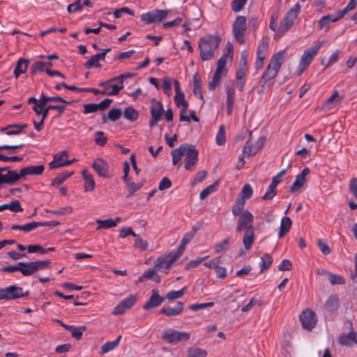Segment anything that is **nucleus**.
<instances>
[{"instance_id": "1", "label": "nucleus", "mask_w": 357, "mask_h": 357, "mask_svg": "<svg viewBox=\"0 0 357 357\" xmlns=\"http://www.w3.org/2000/svg\"><path fill=\"white\" fill-rule=\"evenodd\" d=\"M220 42L221 38L218 35L209 34L201 38L198 43L201 59L204 61L211 60Z\"/></svg>"}, {"instance_id": "2", "label": "nucleus", "mask_w": 357, "mask_h": 357, "mask_svg": "<svg viewBox=\"0 0 357 357\" xmlns=\"http://www.w3.org/2000/svg\"><path fill=\"white\" fill-rule=\"evenodd\" d=\"M324 43V40L319 41L312 47H310L304 50L298 66L297 71L298 75H301L303 71L309 66L315 56L318 54Z\"/></svg>"}, {"instance_id": "3", "label": "nucleus", "mask_w": 357, "mask_h": 357, "mask_svg": "<svg viewBox=\"0 0 357 357\" xmlns=\"http://www.w3.org/2000/svg\"><path fill=\"white\" fill-rule=\"evenodd\" d=\"M301 10V6L298 3H296L294 6L287 11L285 16L280 21L278 32L283 34L291 28L294 24V21L298 17Z\"/></svg>"}, {"instance_id": "4", "label": "nucleus", "mask_w": 357, "mask_h": 357, "mask_svg": "<svg viewBox=\"0 0 357 357\" xmlns=\"http://www.w3.org/2000/svg\"><path fill=\"white\" fill-rule=\"evenodd\" d=\"M190 334L187 332L178 331L174 329L165 331L162 335V339L168 344H176L180 342L188 341Z\"/></svg>"}, {"instance_id": "5", "label": "nucleus", "mask_w": 357, "mask_h": 357, "mask_svg": "<svg viewBox=\"0 0 357 357\" xmlns=\"http://www.w3.org/2000/svg\"><path fill=\"white\" fill-rule=\"evenodd\" d=\"M246 17L238 15L232 24L233 35L236 41L241 44L245 43L244 35L246 31Z\"/></svg>"}, {"instance_id": "6", "label": "nucleus", "mask_w": 357, "mask_h": 357, "mask_svg": "<svg viewBox=\"0 0 357 357\" xmlns=\"http://www.w3.org/2000/svg\"><path fill=\"white\" fill-rule=\"evenodd\" d=\"M168 14V10L155 9L142 14L140 19L143 22L149 24L162 22L167 17Z\"/></svg>"}, {"instance_id": "7", "label": "nucleus", "mask_w": 357, "mask_h": 357, "mask_svg": "<svg viewBox=\"0 0 357 357\" xmlns=\"http://www.w3.org/2000/svg\"><path fill=\"white\" fill-rule=\"evenodd\" d=\"M303 329L310 331L316 326L317 319L316 314L310 309H306L299 316Z\"/></svg>"}, {"instance_id": "8", "label": "nucleus", "mask_w": 357, "mask_h": 357, "mask_svg": "<svg viewBox=\"0 0 357 357\" xmlns=\"http://www.w3.org/2000/svg\"><path fill=\"white\" fill-rule=\"evenodd\" d=\"M253 222V215L248 210H244L241 215H239L236 231L241 232L243 230L247 231L254 229Z\"/></svg>"}, {"instance_id": "9", "label": "nucleus", "mask_w": 357, "mask_h": 357, "mask_svg": "<svg viewBox=\"0 0 357 357\" xmlns=\"http://www.w3.org/2000/svg\"><path fill=\"white\" fill-rule=\"evenodd\" d=\"M33 110L37 115H42V119H46L50 110H56L58 112L57 116H60L66 110V106L61 105H49L47 106H41L40 102L38 105L32 107Z\"/></svg>"}, {"instance_id": "10", "label": "nucleus", "mask_w": 357, "mask_h": 357, "mask_svg": "<svg viewBox=\"0 0 357 357\" xmlns=\"http://www.w3.org/2000/svg\"><path fill=\"white\" fill-rule=\"evenodd\" d=\"M181 255L176 251H172L164 257H158L155 263V266L159 270H168L171 265L174 263Z\"/></svg>"}, {"instance_id": "11", "label": "nucleus", "mask_w": 357, "mask_h": 357, "mask_svg": "<svg viewBox=\"0 0 357 357\" xmlns=\"http://www.w3.org/2000/svg\"><path fill=\"white\" fill-rule=\"evenodd\" d=\"M185 155V168L186 170L192 171L194 169V166L198 161V151L194 148L193 146L188 144V149L184 153Z\"/></svg>"}, {"instance_id": "12", "label": "nucleus", "mask_w": 357, "mask_h": 357, "mask_svg": "<svg viewBox=\"0 0 357 357\" xmlns=\"http://www.w3.org/2000/svg\"><path fill=\"white\" fill-rule=\"evenodd\" d=\"M45 170V166L43 165H30L21 169L20 174H17L15 171L14 173L17 175V178L15 179V183L20 179V178L25 177L29 175L38 176L43 173Z\"/></svg>"}, {"instance_id": "13", "label": "nucleus", "mask_w": 357, "mask_h": 357, "mask_svg": "<svg viewBox=\"0 0 357 357\" xmlns=\"http://www.w3.org/2000/svg\"><path fill=\"white\" fill-rule=\"evenodd\" d=\"M137 302V297L130 295L129 297L121 301L113 310V314L116 315L122 314L126 310L131 308Z\"/></svg>"}, {"instance_id": "14", "label": "nucleus", "mask_w": 357, "mask_h": 357, "mask_svg": "<svg viewBox=\"0 0 357 357\" xmlns=\"http://www.w3.org/2000/svg\"><path fill=\"white\" fill-rule=\"evenodd\" d=\"M68 155V152L66 151H61L60 153H56L54 156L53 161L49 163V166L50 169H55L58 167H65L71 165L75 159L69 160H64V157Z\"/></svg>"}, {"instance_id": "15", "label": "nucleus", "mask_w": 357, "mask_h": 357, "mask_svg": "<svg viewBox=\"0 0 357 357\" xmlns=\"http://www.w3.org/2000/svg\"><path fill=\"white\" fill-rule=\"evenodd\" d=\"M17 175L9 167H0V188L3 184L13 185Z\"/></svg>"}, {"instance_id": "16", "label": "nucleus", "mask_w": 357, "mask_h": 357, "mask_svg": "<svg viewBox=\"0 0 357 357\" xmlns=\"http://www.w3.org/2000/svg\"><path fill=\"white\" fill-rule=\"evenodd\" d=\"M93 169L101 177L109 178V165L102 158H98L92 164Z\"/></svg>"}, {"instance_id": "17", "label": "nucleus", "mask_w": 357, "mask_h": 357, "mask_svg": "<svg viewBox=\"0 0 357 357\" xmlns=\"http://www.w3.org/2000/svg\"><path fill=\"white\" fill-rule=\"evenodd\" d=\"M310 170L308 167H305L302 172L296 177V180L290 188L291 192L299 191L305 182V177L310 174Z\"/></svg>"}, {"instance_id": "18", "label": "nucleus", "mask_w": 357, "mask_h": 357, "mask_svg": "<svg viewBox=\"0 0 357 357\" xmlns=\"http://www.w3.org/2000/svg\"><path fill=\"white\" fill-rule=\"evenodd\" d=\"M164 301L165 298L160 296L158 294V290L153 289L151 296H150L149 301L144 305L143 308L147 310L153 307H156L160 305Z\"/></svg>"}, {"instance_id": "19", "label": "nucleus", "mask_w": 357, "mask_h": 357, "mask_svg": "<svg viewBox=\"0 0 357 357\" xmlns=\"http://www.w3.org/2000/svg\"><path fill=\"white\" fill-rule=\"evenodd\" d=\"M184 304L182 302H178L174 307L171 306H164L160 313L167 317H174L182 313Z\"/></svg>"}, {"instance_id": "20", "label": "nucleus", "mask_w": 357, "mask_h": 357, "mask_svg": "<svg viewBox=\"0 0 357 357\" xmlns=\"http://www.w3.org/2000/svg\"><path fill=\"white\" fill-rule=\"evenodd\" d=\"M287 55V52L285 50H280V51L275 53L272 56L271 61L268 65H270L271 67H273L279 70L281 66L282 65Z\"/></svg>"}, {"instance_id": "21", "label": "nucleus", "mask_w": 357, "mask_h": 357, "mask_svg": "<svg viewBox=\"0 0 357 357\" xmlns=\"http://www.w3.org/2000/svg\"><path fill=\"white\" fill-rule=\"evenodd\" d=\"M151 116L155 120H161L164 113L162 104L160 101L153 100L150 108Z\"/></svg>"}, {"instance_id": "22", "label": "nucleus", "mask_w": 357, "mask_h": 357, "mask_svg": "<svg viewBox=\"0 0 357 357\" xmlns=\"http://www.w3.org/2000/svg\"><path fill=\"white\" fill-rule=\"evenodd\" d=\"M82 175L84 180V190L93 191L96 186L93 175L87 169L82 170Z\"/></svg>"}, {"instance_id": "23", "label": "nucleus", "mask_w": 357, "mask_h": 357, "mask_svg": "<svg viewBox=\"0 0 357 357\" xmlns=\"http://www.w3.org/2000/svg\"><path fill=\"white\" fill-rule=\"evenodd\" d=\"M340 307L339 298L336 294L331 295L326 300L324 304L326 310L333 312L336 311Z\"/></svg>"}, {"instance_id": "24", "label": "nucleus", "mask_w": 357, "mask_h": 357, "mask_svg": "<svg viewBox=\"0 0 357 357\" xmlns=\"http://www.w3.org/2000/svg\"><path fill=\"white\" fill-rule=\"evenodd\" d=\"M339 342L347 347H351L356 343V333L351 330L348 334H342L339 337Z\"/></svg>"}, {"instance_id": "25", "label": "nucleus", "mask_w": 357, "mask_h": 357, "mask_svg": "<svg viewBox=\"0 0 357 357\" xmlns=\"http://www.w3.org/2000/svg\"><path fill=\"white\" fill-rule=\"evenodd\" d=\"M278 71L279 70L276 68L271 67L270 65H268L262 75L261 86H264L270 80L274 79L277 76Z\"/></svg>"}, {"instance_id": "26", "label": "nucleus", "mask_w": 357, "mask_h": 357, "mask_svg": "<svg viewBox=\"0 0 357 357\" xmlns=\"http://www.w3.org/2000/svg\"><path fill=\"white\" fill-rule=\"evenodd\" d=\"M15 285H11L4 289H0V301L18 298V296L15 294Z\"/></svg>"}, {"instance_id": "27", "label": "nucleus", "mask_w": 357, "mask_h": 357, "mask_svg": "<svg viewBox=\"0 0 357 357\" xmlns=\"http://www.w3.org/2000/svg\"><path fill=\"white\" fill-rule=\"evenodd\" d=\"M29 63V60L26 59L20 58L17 61L15 68L14 69L13 73L15 78L19 77L21 74L24 73L28 68Z\"/></svg>"}, {"instance_id": "28", "label": "nucleus", "mask_w": 357, "mask_h": 357, "mask_svg": "<svg viewBox=\"0 0 357 357\" xmlns=\"http://www.w3.org/2000/svg\"><path fill=\"white\" fill-rule=\"evenodd\" d=\"M188 147V144H183L178 148L174 149L171 152L172 156V164L176 165L184 155L185 150Z\"/></svg>"}, {"instance_id": "29", "label": "nucleus", "mask_w": 357, "mask_h": 357, "mask_svg": "<svg viewBox=\"0 0 357 357\" xmlns=\"http://www.w3.org/2000/svg\"><path fill=\"white\" fill-rule=\"evenodd\" d=\"M235 99V90L233 87H228L227 89V114L231 115Z\"/></svg>"}, {"instance_id": "30", "label": "nucleus", "mask_w": 357, "mask_h": 357, "mask_svg": "<svg viewBox=\"0 0 357 357\" xmlns=\"http://www.w3.org/2000/svg\"><path fill=\"white\" fill-rule=\"evenodd\" d=\"M20 272L24 276H30L36 273L35 267L32 261H20Z\"/></svg>"}, {"instance_id": "31", "label": "nucleus", "mask_w": 357, "mask_h": 357, "mask_svg": "<svg viewBox=\"0 0 357 357\" xmlns=\"http://www.w3.org/2000/svg\"><path fill=\"white\" fill-rule=\"evenodd\" d=\"M50 102H62L66 105H71L72 103L71 101H67L61 96H47L42 93L40 96V105L46 106L47 103Z\"/></svg>"}, {"instance_id": "32", "label": "nucleus", "mask_w": 357, "mask_h": 357, "mask_svg": "<svg viewBox=\"0 0 357 357\" xmlns=\"http://www.w3.org/2000/svg\"><path fill=\"white\" fill-rule=\"evenodd\" d=\"M292 221L289 217H284L281 220L280 231L278 232L279 238H282L291 229Z\"/></svg>"}, {"instance_id": "33", "label": "nucleus", "mask_w": 357, "mask_h": 357, "mask_svg": "<svg viewBox=\"0 0 357 357\" xmlns=\"http://www.w3.org/2000/svg\"><path fill=\"white\" fill-rule=\"evenodd\" d=\"M121 338V335H119L115 340L105 343L100 348V354L103 355L114 349L119 345Z\"/></svg>"}, {"instance_id": "34", "label": "nucleus", "mask_w": 357, "mask_h": 357, "mask_svg": "<svg viewBox=\"0 0 357 357\" xmlns=\"http://www.w3.org/2000/svg\"><path fill=\"white\" fill-rule=\"evenodd\" d=\"M121 218H116V220L112 218H108L106 220H98L97 224L99 225L98 229H109L116 226L117 222H120Z\"/></svg>"}, {"instance_id": "35", "label": "nucleus", "mask_w": 357, "mask_h": 357, "mask_svg": "<svg viewBox=\"0 0 357 357\" xmlns=\"http://www.w3.org/2000/svg\"><path fill=\"white\" fill-rule=\"evenodd\" d=\"M255 241L254 229L247 230L244 233L243 243L245 250H250Z\"/></svg>"}, {"instance_id": "36", "label": "nucleus", "mask_w": 357, "mask_h": 357, "mask_svg": "<svg viewBox=\"0 0 357 357\" xmlns=\"http://www.w3.org/2000/svg\"><path fill=\"white\" fill-rule=\"evenodd\" d=\"M195 236V231H189L185 234L183 238L181 240V244L177 248L176 250H175L179 255H181L184 252L185 245L190 243V241Z\"/></svg>"}, {"instance_id": "37", "label": "nucleus", "mask_w": 357, "mask_h": 357, "mask_svg": "<svg viewBox=\"0 0 357 357\" xmlns=\"http://www.w3.org/2000/svg\"><path fill=\"white\" fill-rule=\"evenodd\" d=\"M174 102L177 107L182 106V113L187 112L188 102L185 100V95L183 92L175 94Z\"/></svg>"}, {"instance_id": "38", "label": "nucleus", "mask_w": 357, "mask_h": 357, "mask_svg": "<svg viewBox=\"0 0 357 357\" xmlns=\"http://www.w3.org/2000/svg\"><path fill=\"white\" fill-rule=\"evenodd\" d=\"M38 228L37 222H31L24 225H13L10 227L12 230H20L24 232H30Z\"/></svg>"}, {"instance_id": "39", "label": "nucleus", "mask_w": 357, "mask_h": 357, "mask_svg": "<svg viewBox=\"0 0 357 357\" xmlns=\"http://www.w3.org/2000/svg\"><path fill=\"white\" fill-rule=\"evenodd\" d=\"M123 116L130 121L135 122L139 118V113L135 108L128 107L124 109Z\"/></svg>"}, {"instance_id": "40", "label": "nucleus", "mask_w": 357, "mask_h": 357, "mask_svg": "<svg viewBox=\"0 0 357 357\" xmlns=\"http://www.w3.org/2000/svg\"><path fill=\"white\" fill-rule=\"evenodd\" d=\"M335 15H327L323 16L318 22L320 29L327 27L331 23L337 22Z\"/></svg>"}, {"instance_id": "41", "label": "nucleus", "mask_w": 357, "mask_h": 357, "mask_svg": "<svg viewBox=\"0 0 357 357\" xmlns=\"http://www.w3.org/2000/svg\"><path fill=\"white\" fill-rule=\"evenodd\" d=\"M273 264V258L269 254H264L261 257V262L259 264L261 271L260 273H263L268 270L271 264Z\"/></svg>"}, {"instance_id": "42", "label": "nucleus", "mask_w": 357, "mask_h": 357, "mask_svg": "<svg viewBox=\"0 0 357 357\" xmlns=\"http://www.w3.org/2000/svg\"><path fill=\"white\" fill-rule=\"evenodd\" d=\"M245 205V201L243 199H240L238 197L232 206V213L234 216L241 215L242 212L243 211V208Z\"/></svg>"}, {"instance_id": "43", "label": "nucleus", "mask_w": 357, "mask_h": 357, "mask_svg": "<svg viewBox=\"0 0 357 357\" xmlns=\"http://www.w3.org/2000/svg\"><path fill=\"white\" fill-rule=\"evenodd\" d=\"M219 182L216 181L213 184L208 185L203 190L201 191L199 194V198L203 200L205 199L208 195L211 193L217 190Z\"/></svg>"}, {"instance_id": "44", "label": "nucleus", "mask_w": 357, "mask_h": 357, "mask_svg": "<svg viewBox=\"0 0 357 357\" xmlns=\"http://www.w3.org/2000/svg\"><path fill=\"white\" fill-rule=\"evenodd\" d=\"M3 210L8 209L15 213L22 212L23 211L21 204L18 200H13L9 204H3Z\"/></svg>"}, {"instance_id": "45", "label": "nucleus", "mask_w": 357, "mask_h": 357, "mask_svg": "<svg viewBox=\"0 0 357 357\" xmlns=\"http://www.w3.org/2000/svg\"><path fill=\"white\" fill-rule=\"evenodd\" d=\"M86 331V327L85 326H81L79 327H75V326H72V328L69 330L70 331L72 336L76 340H81L83 335V333Z\"/></svg>"}, {"instance_id": "46", "label": "nucleus", "mask_w": 357, "mask_h": 357, "mask_svg": "<svg viewBox=\"0 0 357 357\" xmlns=\"http://www.w3.org/2000/svg\"><path fill=\"white\" fill-rule=\"evenodd\" d=\"M258 151V149H255V146H252L251 140L249 139L245 144L243 148V154L249 157L251 155H254Z\"/></svg>"}, {"instance_id": "47", "label": "nucleus", "mask_w": 357, "mask_h": 357, "mask_svg": "<svg viewBox=\"0 0 357 357\" xmlns=\"http://www.w3.org/2000/svg\"><path fill=\"white\" fill-rule=\"evenodd\" d=\"M73 174V172L60 174L54 179L52 180V185L54 186L60 185Z\"/></svg>"}, {"instance_id": "48", "label": "nucleus", "mask_w": 357, "mask_h": 357, "mask_svg": "<svg viewBox=\"0 0 357 357\" xmlns=\"http://www.w3.org/2000/svg\"><path fill=\"white\" fill-rule=\"evenodd\" d=\"M252 193L253 190L251 185L249 183H246L243 185L238 197L245 201L247 199H250L252 197Z\"/></svg>"}, {"instance_id": "49", "label": "nucleus", "mask_w": 357, "mask_h": 357, "mask_svg": "<svg viewBox=\"0 0 357 357\" xmlns=\"http://www.w3.org/2000/svg\"><path fill=\"white\" fill-rule=\"evenodd\" d=\"M207 352L200 348H189L187 357H206Z\"/></svg>"}, {"instance_id": "50", "label": "nucleus", "mask_w": 357, "mask_h": 357, "mask_svg": "<svg viewBox=\"0 0 357 357\" xmlns=\"http://www.w3.org/2000/svg\"><path fill=\"white\" fill-rule=\"evenodd\" d=\"M186 290H187V287H184L181 290H178V291H174V290L170 291L167 294L166 298L169 301L179 298L183 296V295L186 291Z\"/></svg>"}, {"instance_id": "51", "label": "nucleus", "mask_w": 357, "mask_h": 357, "mask_svg": "<svg viewBox=\"0 0 357 357\" xmlns=\"http://www.w3.org/2000/svg\"><path fill=\"white\" fill-rule=\"evenodd\" d=\"M216 144L222 146L226 142L225 129L223 125L220 126L215 137Z\"/></svg>"}, {"instance_id": "52", "label": "nucleus", "mask_w": 357, "mask_h": 357, "mask_svg": "<svg viewBox=\"0 0 357 357\" xmlns=\"http://www.w3.org/2000/svg\"><path fill=\"white\" fill-rule=\"evenodd\" d=\"M73 208L70 206L61 208L59 210H45L47 213H52L56 215H64L67 214H70L73 212Z\"/></svg>"}, {"instance_id": "53", "label": "nucleus", "mask_w": 357, "mask_h": 357, "mask_svg": "<svg viewBox=\"0 0 357 357\" xmlns=\"http://www.w3.org/2000/svg\"><path fill=\"white\" fill-rule=\"evenodd\" d=\"M328 280L332 285L345 284V280L342 276L332 273H328Z\"/></svg>"}, {"instance_id": "54", "label": "nucleus", "mask_w": 357, "mask_h": 357, "mask_svg": "<svg viewBox=\"0 0 357 357\" xmlns=\"http://www.w3.org/2000/svg\"><path fill=\"white\" fill-rule=\"evenodd\" d=\"M143 277H145L146 279H151L155 282H160V278L157 274L156 270L155 268H151L145 271L143 273Z\"/></svg>"}, {"instance_id": "55", "label": "nucleus", "mask_w": 357, "mask_h": 357, "mask_svg": "<svg viewBox=\"0 0 357 357\" xmlns=\"http://www.w3.org/2000/svg\"><path fill=\"white\" fill-rule=\"evenodd\" d=\"M135 244L134 247L138 248L142 251L146 250L148 249V243L143 240L139 235L136 234L135 236Z\"/></svg>"}, {"instance_id": "56", "label": "nucleus", "mask_w": 357, "mask_h": 357, "mask_svg": "<svg viewBox=\"0 0 357 357\" xmlns=\"http://www.w3.org/2000/svg\"><path fill=\"white\" fill-rule=\"evenodd\" d=\"M230 238H227L218 243L215 246V252L217 254L221 253L224 250H227L229 246Z\"/></svg>"}, {"instance_id": "57", "label": "nucleus", "mask_w": 357, "mask_h": 357, "mask_svg": "<svg viewBox=\"0 0 357 357\" xmlns=\"http://www.w3.org/2000/svg\"><path fill=\"white\" fill-rule=\"evenodd\" d=\"M47 64L45 62L36 61L31 67L30 72L31 75H35L38 71H45Z\"/></svg>"}, {"instance_id": "58", "label": "nucleus", "mask_w": 357, "mask_h": 357, "mask_svg": "<svg viewBox=\"0 0 357 357\" xmlns=\"http://www.w3.org/2000/svg\"><path fill=\"white\" fill-rule=\"evenodd\" d=\"M256 304H258L259 306H261L263 305V303L258 300L256 296L252 297L250 302L243 306L241 308V311L243 312H248L250 310H251Z\"/></svg>"}, {"instance_id": "59", "label": "nucleus", "mask_w": 357, "mask_h": 357, "mask_svg": "<svg viewBox=\"0 0 357 357\" xmlns=\"http://www.w3.org/2000/svg\"><path fill=\"white\" fill-rule=\"evenodd\" d=\"M122 115V112L119 108H112L108 112V119L112 121H116Z\"/></svg>"}, {"instance_id": "60", "label": "nucleus", "mask_w": 357, "mask_h": 357, "mask_svg": "<svg viewBox=\"0 0 357 357\" xmlns=\"http://www.w3.org/2000/svg\"><path fill=\"white\" fill-rule=\"evenodd\" d=\"M248 0H233L231 2V10L234 13L240 12L245 6Z\"/></svg>"}, {"instance_id": "61", "label": "nucleus", "mask_w": 357, "mask_h": 357, "mask_svg": "<svg viewBox=\"0 0 357 357\" xmlns=\"http://www.w3.org/2000/svg\"><path fill=\"white\" fill-rule=\"evenodd\" d=\"M33 266L35 267L36 272L39 270H43L47 268H50L51 261L49 260L47 261H32Z\"/></svg>"}, {"instance_id": "62", "label": "nucleus", "mask_w": 357, "mask_h": 357, "mask_svg": "<svg viewBox=\"0 0 357 357\" xmlns=\"http://www.w3.org/2000/svg\"><path fill=\"white\" fill-rule=\"evenodd\" d=\"M123 13H127L131 16L135 15L134 10L130 9L128 7H123V8L116 9L114 12V16L115 18L118 19V18H120L121 17V14H123Z\"/></svg>"}, {"instance_id": "63", "label": "nucleus", "mask_w": 357, "mask_h": 357, "mask_svg": "<svg viewBox=\"0 0 357 357\" xmlns=\"http://www.w3.org/2000/svg\"><path fill=\"white\" fill-rule=\"evenodd\" d=\"M208 256L198 257L196 259L190 261L185 266L186 270H190L199 266L202 261L207 259Z\"/></svg>"}, {"instance_id": "64", "label": "nucleus", "mask_w": 357, "mask_h": 357, "mask_svg": "<svg viewBox=\"0 0 357 357\" xmlns=\"http://www.w3.org/2000/svg\"><path fill=\"white\" fill-rule=\"evenodd\" d=\"M349 189L352 195L357 199V178H352L350 180Z\"/></svg>"}]
</instances>
